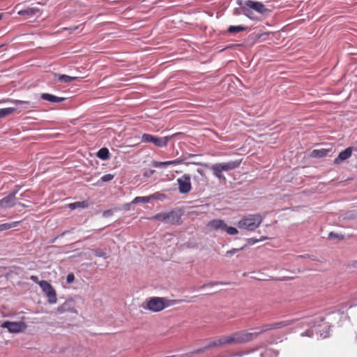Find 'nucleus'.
Listing matches in <instances>:
<instances>
[{
	"label": "nucleus",
	"instance_id": "f257e3e1",
	"mask_svg": "<svg viewBox=\"0 0 357 357\" xmlns=\"http://www.w3.org/2000/svg\"><path fill=\"white\" fill-rule=\"evenodd\" d=\"M261 332H248L245 331H236L228 335H222L210 342L203 349H198L195 353H199L215 347H224L227 344H238L250 342L257 338Z\"/></svg>",
	"mask_w": 357,
	"mask_h": 357
},
{
	"label": "nucleus",
	"instance_id": "f03ea898",
	"mask_svg": "<svg viewBox=\"0 0 357 357\" xmlns=\"http://www.w3.org/2000/svg\"><path fill=\"white\" fill-rule=\"evenodd\" d=\"M324 318L322 316H317L313 317H307L301 321H297V326H307L309 328L304 333H302L301 335L302 337L307 336L312 337L314 336V331H317L316 328L320 326V324L323 322ZM318 337L321 338H326L329 335V327L325 326V330L323 332L316 331Z\"/></svg>",
	"mask_w": 357,
	"mask_h": 357
},
{
	"label": "nucleus",
	"instance_id": "7ed1b4c3",
	"mask_svg": "<svg viewBox=\"0 0 357 357\" xmlns=\"http://www.w3.org/2000/svg\"><path fill=\"white\" fill-rule=\"evenodd\" d=\"M181 302V301L178 300L167 301L165 298L151 297L146 300L145 305H143V308L153 312H158L166 307L180 303Z\"/></svg>",
	"mask_w": 357,
	"mask_h": 357
},
{
	"label": "nucleus",
	"instance_id": "20e7f679",
	"mask_svg": "<svg viewBox=\"0 0 357 357\" xmlns=\"http://www.w3.org/2000/svg\"><path fill=\"white\" fill-rule=\"evenodd\" d=\"M262 221L263 218L260 214H249L242 218L238 222L237 226L241 229L253 231L260 226Z\"/></svg>",
	"mask_w": 357,
	"mask_h": 357
},
{
	"label": "nucleus",
	"instance_id": "39448f33",
	"mask_svg": "<svg viewBox=\"0 0 357 357\" xmlns=\"http://www.w3.org/2000/svg\"><path fill=\"white\" fill-rule=\"evenodd\" d=\"M181 213L178 211H171L155 214L152 219L157 220L169 225H178L181 220Z\"/></svg>",
	"mask_w": 357,
	"mask_h": 357
},
{
	"label": "nucleus",
	"instance_id": "423d86ee",
	"mask_svg": "<svg viewBox=\"0 0 357 357\" xmlns=\"http://www.w3.org/2000/svg\"><path fill=\"white\" fill-rule=\"evenodd\" d=\"M1 327L3 328H7L10 333H18L24 331L27 326L23 321H6L1 323Z\"/></svg>",
	"mask_w": 357,
	"mask_h": 357
},
{
	"label": "nucleus",
	"instance_id": "0eeeda50",
	"mask_svg": "<svg viewBox=\"0 0 357 357\" xmlns=\"http://www.w3.org/2000/svg\"><path fill=\"white\" fill-rule=\"evenodd\" d=\"M170 139L169 137H158L150 134H143L142 142H151L158 147L166 146Z\"/></svg>",
	"mask_w": 357,
	"mask_h": 357
},
{
	"label": "nucleus",
	"instance_id": "6e6552de",
	"mask_svg": "<svg viewBox=\"0 0 357 357\" xmlns=\"http://www.w3.org/2000/svg\"><path fill=\"white\" fill-rule=\"evenodd\" d=\"M38 284L47 296L48 302L51 304L56 303L57 301L56 294L52 286L45 280L40 281Z\"/></svg>",
	"mask_w": 357,
	"mask_h": 357
},
{
	"label": "nucleus",
	"instance_id": "1a4fd4ad",
	"mask_svg": "<svg viewBox=\"0 0 357 357\" xmlns=\"http://www.w3.org/2000/svg\"><path fill=\"white\" fill-rule=\"evenodd\" d=\"M178 185V191L181 194H187L192 189L191 176L190 174H185L176 180Z\"/></svg>",
	"mask_w": 357,
	"mask_h": 357
},
{
	"label": "nucleus",
	"instance_id": "9d476101",
	"mask_svg": "<svg viewBox=\"0 0 357 357\" xmlns=\"http://www.w3.org/2000/svg\"><path fill=\"white\" fill-rule=\"evenodd\" d=\"M295 321L294 320H285L282 321L275 322L271 324L266 325L262 328H256L254 332H261L260 334L263 333L265 331L272 330V329H278L285 328L289 326L294 324Z\"/></svg>",
	"mask_w": 357,
	"mask_h": 357
},
{
	"label": "nucleus",
	"instance_id": "9b49d317",
	"mask_svg": "<svg viewBox=\"0 0 357 357\" xmlns=\"http://www.w3.org/2000/svg\"><path fill=\"white\" fill-rule=\"evenodd\" d=\"M244 5L248 7L250 9H252V11L261 15H264L268 11V9L266 8V6L259 1L248 0L245 1Z\"/></svg>",
	"mask_w": 357,
	"mask_h": 357
},
{
	"label": "nucleus",
	"instance_id": "f8f14e48",
	"mask_svg": "<svg viewBox=\"0 0 357 357\" xmlns=\"http://www.w3.org/2000/svg\"><path fill=\"white\" fill-rule=\"evenodd\" d=\"M16 204L15 192H10L7 196L0 199V208H9Z\"/></svg>",
	"mask_w": 357,
	"mask_h": 357
},
{
	"label": "nucleus",
	"instance_id": "ddd939ff",
	"mask_svg": "<svg viewBox=\"0 0 357 357\" xmlns=\"http://www.w3.org/2000/svg\"><path fill=\"white\" fill-rule=\"evenodd\" d=\"M17 13L20 16L25 17L27 20H31L40 13V10L36 7H28L19 10Z\"/></svg>",
	"mask_w": 357,
	"mask_h": 357
},
{
	"label": "nucleus",
	"instance_id": "4468645a",
	"mask_svg": "<svg viewBox=\"0 0 357 357\" xmlns=\"http://www.w3.org/2000/svg\"><path fill=\"white\" fill-rule=\"evenodd\" d=\"M353 149L351 147H348L344 151H341L337 157L334 160V164L340 165L342 162L345 161L348 158L351 156Z\"/></svg>",
	"mask_w": 357,
	"mask_h": 357
},
{
	"label": "nucleus",
	"instance_id": "2eb2a0df",
	"mask_svg": "<svg viewBox=\"0 0 357 357\" xmlns=\"http://www.w3.org/2000/svg\"><path fill=\"white\" fill-rule=\"evenodd\" d=\"M183 163H185V161L183 159L177 158L174 160H168V161H164V162L153 161V166L156 168L167 167L169 165H181V164H183Z\"/></svg>",
	"mask_w": 357,
	"mask_h": 357
},
{
	"label": "nucleus",
	"instance_id": "dca6fc26",
	"mask_svg": "<svg viewBox=\"0 0 357 357\" xmlns=\"http://www.w3.org/2000/svg\"><path fill=\"white\" fill-rule=\"evenodd\" d=\"M241 160L229 161L227 162L218 163L223 172L233 170L239 167Z\"/></svg>",
	"mask_w": 357,
	"mask_h": 357
},
{
	"label": "nucleus",
	"instance_id": "f3484780",
	"mask_svg": "<svg viewBox=\"0 0 357 357\" xmlns=\"http://www.w3.org/2000/svg\"><path fill=\"white\" fill-rule=\"evenodd\" d=\"M226 223L224 220L220 219H215L210 221L208 224V227L214 230H222L225 231Z\"/></svg>",
	"mask_w": 357,
	"mask_h": 357
},
{
	"label": "nucleus",
	"instance_id": "a211bd4d",
	"mask_svg": "<svg viewBox=\"0 0 357 357\" xmlns=\"http://www.w3.org/2000/svg\"><path fill=\"white\" fill-rule=\"evenodd\" d=\"M40 98L44 100H47L51 102H61L66 100V98L58 97L54 95L47 93H42Z\"/></svg>",
	"mask_w": 357,
	"mask_h": 357
},
{
	"label": "nucleus",
	"instance_id": "6ab92c4d",
	"mask_svg": "<svg viewBox=\"0 0 357 357\" xmlns=\"http://www.w3.org/2000/svg\"><path fill=\"white\" fill-rule=\"evenodd\" d=\"M54 77L58 82H63V83H70L74 80H76L78 78L77 77H71L69 75H60L58 73H54Z\"/></svg>",
	"mask_w": 357,
	"mask_h": 357
},
{
	"label": "nucleus",
	"instance_id": "aec40b11",
	"mask_svg": "<svg viewBox=\"0 0 357 357\" xmlns=\"http://www.w3.org/2000/svg\"><path fill=\"white\" fill-rule=\"evenodd\" d=\"M210 169L213 173V175L220 180L225 181L226 178L222 174V170L218 163H215L211 166Z\"/></svg>",
	"mask_w": 357,
	"mask_h": 357
},
{
	"label": "nucleus",
	"instance_id": "412c9836",
	"mask_svg": "<svg viewBox=\"0 0 357 357\" xmlns=\"http://www.w3.org/2000/svg\"><path fill=\"white\" fill-rule=\"evenodd\" d=\"M242 13L243 15H245L246 17H248L249 19L252 20H258L259 17L255 15V12L252 11V9H250L248 7H247L245 5H243L241 6Z\"/></svg>",
	"mask_w": 357,
	"mask_h": 357
},
{
	"label": "nucleus",
	"instance_id": "4be33fe9",
	"mask_svg": "<svg viewBox=\"0 0 357 357\" xmlns=\"http://www.w3.org/2000/svg\"><path fill=\"white\" fill-rule=\"evenodd\" d=\"M331 151V149H314L312 151V155L315 158H323L326 156Z\"/></svg>",
	"mask_w": 357,
	"mask_h": 357
},
{
	"label": "nucleus",
	"instance_id": "5701e85b",
	"mask_svg": "<svg viewBox=\"0 0 357 357\" xmlns=\"http://www.w3.org/2000/svg\"><path fill=\"white\" fill-rule=\"evenodd\" d=\"M97 157L101 160H107L109 158V152L107 148H102L97 152Z\"/></svg>",
	"mask_w": 357,
	"mask_h": 357
},
{
	"label": "nucleus",
	"instance_id": "b1692460",
	"mask_svg": "<svg viewBox=\"0 0 357 357\" xmlns=\"http://www.w3.org/2000/svg\"><path fill=\"white\" fill-rule=\"evenodd\" d=\"M88 206H89V204H88L87 202L82 201V202H76L74 203H71L68 205V207L71 210H74L77 208H87Z\"/></svg>",
	"mask_w": 357,
	"mask_h": 357
},
{
	"label": "nucleus",
	"instance_id": "393cba45",
	"mask_svg": "<svg viewBox=\"0 0 357 357\" xmlns=\"http://www.w3.org/2000/svg\"><path fill=\"white\" fill-rule=\"evenodd\" d=\"M19 221L12 222H7L0 225V231H5L10 229L11 228L15 227L19 225Z\"/></svg>",
	"mask_w": 357,
	"mask_h": 357
},
{
	"label": "nucleus",
	"instance_id": "a878e982",
	"mask_svg": "<svg viewBox=\"0 0 357 357\" xmlns=\"http://www.w3.org/2000/svg\"><path fill=\"white\" fill-rule=\"evenodd\" d=\"M246 27L238 25V26H229L227 29V31L230 33H238L246 30Z\"/></svg>",
	"mask_w": 357,
	"mask_h": 357
},
{
	"label": "nucleus",
	"instance_id": "bb28decb",
	"mask_svg": "<svg viewBox=\"0 0 357 357\" xmlns=\"http://www.w3.org/2000/svg\"><path fill=\"white\" fill-rule=\"evenodd\" d=\"M15 111L13 107H6L0 109V119L13 114Z\"/></svg>",
	"mask_w": 357,
	"mask_h": 357
},
{
	"label": "nucleus",
	"instance_id": "cd10ccee",
	"mask_svg": "<svg viewBox=\"0 0 357 357\" xmlns=\"http://www.w3.org/2000/svg\"><path fill=\"white\" fill-rule=\"evenodd\" d=\"M91 252L97 257H102L104 259H107L108 257L107 252L102 249H100V248L93 249V250H91Z\"/></svg>",
	"mask_w": 357,
	"mask_h": 357
},
{
	"label": "nucleus",
	"instance_id": "c85d7f7f",
	"mask_svg": "<svg viewBox=\"0 0 357 357\" xmlns=\"http://www.w3.org/2000/svg\"><path fill=\"white\" fill-rule=\"evenodd\" d=\"M261 357H277L278 353L271 349H265L261 354Z\"/></svg>",
	"mask_w": 357,
	"mask_h": 357
},
{
	"label": "nucleus",
	"instance_id": "c756f323",
	"mask_svg": "<svg viewBox=\"0 0 357 357\" xmlns=\"http://www.w3.org/2000/svg\"><path fill=\"white\" fill-rule=\"evenodd\" d=\"M153 196L149 197H136L132 202L131 204H137L139 202L147 203L150 201Z\"/></svg>",
	"mask_w": 357,
	"mask_h": 357
},
{
	"label": "nucleus",
	"instance_id": "7c9ffc66",
	"mask_svg": "<svg viewBox=\"0 0 357 357\" xmlns=\"http://www.w3.org/2000/svg\"><path fill=\"white\" fill-rule=\"evenodd\" d=\"M114 176L112 174H105L100 178V181L96 183V185H100L101 183L100 182L105 183V182L110 181L114 178Z\"/></svg>",
	"mask_w": 357,
	"mask_h": 357
},
{
	"label": "nucleus",
	"instance_id": "2f4dec72",
	"mask_svg": "<svg viewBox=\"0 0 357 357\" xmlns=\"http://www.w3.org/2000/svg\"><path fill=\"white\" fill-rule=\"evenodd\" d=\"M268 239L266 236H261L260 238H250L247 239V243L250 245H252L257 243L263 241L264 240Z\"/></svg>",
	"mask_w": 357,
	"mask_h": 357
},
{
	"label": "nucleus",
	"instance_id": "473e14b6",
	"mask_svg": "<svg viewBox=\"0 0 357 357\" xmlns=\"http://www.w3.org/2000/svg\"><path fill=\"white\" fill-rule=\"evenodd\" d=\"M225 231H226L229 235H236L238 233V231L236 228L227 226V225H226Z\"/></svg>",
	"mask_w": 357,
	"mask_h": 357
},
{
	"label": "nucleus",
	"instance_id": "72a5a7b5",
	"mask_svg": "<svg viewBox=\"0 0 357 357\" xmlns=\"http://www.w3.org/2000/svg\"><path fill=\"white\" fill-rule=\"evenodd\" d=\"M12 103L15 104V105H18L20 104H25V105H29L30 102L29 101H24V100H13L10 101Z\"/></svg>",
	"mask_w": 357,
	"mask_h": 357
},
{
	"label": "nucleus",
	"instance_id": "f704fd0d",
	"mask_svg": "<svg viewBox=\"0 0 357 357\" xmlns=\"http://www.w3.org/2000/svg\"><path fill=\"white\" fill-rule=\"evenodd\" d=\"M328 236L331 238H340V239H342L343 238V236L342 235H339V234L333 233V232H331L329 234Z\"/></svg>",
	"mask_w": 357,
	"mask_h": 357
},
{
	"label": "nucleus",
	"instance_id": "c9c22d12",
	"mask_svg": "<svg viewBox=\"0 0 357 357\" xmlns=\"http://www.w3.org/2000/svg\"><path fill=\"white\" fill-rule=\"evenodd\" d=\"M75 280L74 275L73 273H70L67 275L66 281L68 283H72Z\"/></svg>",
	"mask_w": 357,
	"mask_h": 357
},
{
	"label": "nucleus",
	"instance_id": "e433bc0d",
	"mask_svg": "<svg viewBox=\"0 0 357 357\" xmlns=\"http://www.w3.org/2000/svg\"><path fill=\"white\" fill-rule=\"evenodd\" d=\"M242 249L243 248H241V250H242ZM238 250H240V249H236V248L231 249V250H230L227 252V255H234L236 252H237Z\"/></svg>",
	"mask_w": 357,
	"mask_h": 357
},
{
	"label": "nucleus",
	"instance_id": "4c0bfd02",
	"mask_svg": "<svg viewBox=\"0 0 357 357\" xmlns=\"http://www.w3.org/2000/svg\"><path fill=\"white\" fill-rule=\"evenodd\" d=\"M113 214V212L111 210H107V211H105L102 213V215L105 218H107L109 216H111Z\"/></svg>",
	"mask_w": 357,
	"mask_h": 357
},
{
	"label": "nucleus",
	"instance_id": "58836bf2",
	"mask_svg": "<svg viewBox=\"0 0 357 357\" xmlns=\"http://www.w3.org/2000/svg\"><path fill=\"white\" fill-rule=\"evenodd\" d=\"M66 310V304H63L61 306H59L58 308H57V311L59 312V313H63Z\"/></svg>",
	"mask_w": 357,
	"mask_h": 357
},
{
	"label": "nucleus",
	"instance_id": "ea45409f",
	"mask_svg": "<svg viewBox=\"0 0 357 357\" xmlns=\"http://www.w3.org/2000/svg\"><path fill=\"white\" fill-rule=\"evenodd\" d=\"M21 187L19 185H16L15 188L10 192H15V197L17 194L18 191L20 190Z\"/></svg>",
	"mask_w": 357,
	"mask_h": 357
},
{
	"label": "nucleus",
	"instance_id": "a19ab883",
	"mask_svg": "<svg viewBox=\"0 0 357 357\" xmlns=\"http://www.w3.org/2000/svg\"><path fill=\"white\" fill-rule=\"evenodd\" d=\"M30 279H31L33 282H36V283H38V282H38V277H37V276H36V275H31V276L30 277Z\"/></svg>",
	"mask_w": 357,
	"mask_h": 357
},
{
	"label": "nucleus",
	"instance_id": "79ce46f5",
	"mask_svg": "<svg viewBox=\"0 0 357 357\" xmlns=\"http://www.w3.org/2000/svg\"><path fill=\"white\" fill-rule=\"evenodd\" d=\"M216 284H217L216 282H210L208 284H206L203 285L202 287H208V286H213Z\"/></svg>",
	"mask_w": 357,
	"mask_h": 357
},
{
	"label": "nucleus",
	"instance_id": "37998d69",
	"mask_svg": "<svg viewBox=\"0 0 357 357\" xmlns=\"http://www.w3.org/2000/svg\"><path fill=\"white\" fill-rule=\"evenodd\" d=\"M249 353H250L249 351H245V352H243L242 354H236V356L241 357V356H242L243 355L248 354Z\"/></svg>",
	"mask_w": 357,
	"mask_h": 357
},
{
	"label": "nucleus",
	"instance_id": "c03bdc74",
	"mask_svg": "<svg viewBox=\"0 0 357 357\" xmlns=\"http://www.w3.org/2000/svg\"><path fill=\"white\" fill-rule=\"evenodd\" d=\"M2 16H3V15L1 13H0V20H1Z\"/></svg>",
	"mask_w": 357,
	"mask_h": 357
},
{
	"label": "nucleus",
	"instance_id": "a18cd8bd",
	"mask_svg": "<svg viewBox=\"0 0 357 357\" xmlns=\"http://www.w3.org/2000/svg\"><path fill=\"white\" fill-rule=\"evenodd\" d=\"M356 304H353L351 305H350V307H352L353 306L356 305Z\"/></svg>",
	"mask_w": 357,
	"mask_h": 357
},
{
	"label": "nucleus",
	"instance_id": "49530a36",
	"mask_svg": "<svg viewBox=\"0 0 357 357\" xmlns=\"http://www.w3.org/2000/svg\"><path fill=\"white\" fill-rule=\"evenodd\" d=\"M19 204H20V205H21L22 206H24V204H20V203Z\"/></svg>",
	"mask_w": 357,
	"mask_h": 357
}]
</instances>
